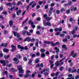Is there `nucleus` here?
Segmentation results:
<instances>
[{
    "label": "nucleus",
    "instance_id": "nucleus-1",
    "mask_svg": "<svg viewBox=\"0 0 79 79\" xmlns=\"http://www.w3.org/2000/svg\"><path fill=\"white\" fill-rule=\"evenodd\" d=\"M77 29H78V27H76L73 28L72 31H70V34L73 35V38H76L77 37V35L75 34V33L76 32V31H77Z\"/></svg>",
    "mask_w": 79,
    "mask_h": 79
},
{
    "label": "nucleus",
    "instance_id": "nucleus-2",
    "mask_svg": "<svg viewBox=\"0 0 79 79\" xmlns=\"http://www.w3.org/2000/svg\"><path fill=\"white\" fill-rule=\"evenodd\" d=\"M13 34H14V36H16L17 39L19 40H20V35L18 33H17V32L13 31H12Z\"/></svg>",
    "mask_w": 79,
    "mask_h": 79
},
{
    "label": "nucleus",
    "instance_id": "nucleus-3",
    "mask_svg": "<svg viewBox=\"0 0 79 79\" xmlns=\"http://www.w3.org/2000/svg\"><path fill=\"white\" fill-rule=\"evenodd\" d=\"M43 24L44 26H51V23L50 22H46V21H44L43 22Z\"/></svg>",
    "mask_w": 79,
    "mask_h": 79
},
{
    "label": "nucleus",
    "instance_id": "nucleus-4",
    "mask_svg": "<svg viewBox=\"0 0 79 79\" xmlns=\"http://www.w3.org/2000/svg\"><path fill=\"white\" fill-rule=\"evenodd\" d=\"M49 63L50 64V68L52 69V68H53V66H54V64H53V61H52L51 60H49Z\"/></svg>",
    "mask_w": 79,
    "mask_h": 79
},
{
    "label": "nucleus",
    "instance_id": "nucleus-5",
    "mask_svg": "<svg viewBox=\"0 0 79 79\" xmlns=\"http://www.w3.org/2000/svg\"><path fill=\"white\" fill-rule=\"evenodd\" d=\"M20 49L22 50H28V48L27 46H25L24 47L23 46H20Z\"/></svg>",
    "mask_w": 79,
    "mask_h": 79
},
{
    "label": "nucleus",
    "instance_id": "nucleus-6",
    "mask_svg": "<svg viewBox=\"0 0 79 79\" xmlns=\"http://www.w3.org/2000/svg\"><path fill=\"white\" fill-rule=\"evenodd\" d=\"M26 41L28 42H30V41H31V37H27V38H26L25 39V40H24V41L26 42Z\"/></svg>",
    "mask_w": 79,
    "mask_h": 79
},
{
    "label": "nucleus",
    "instance_id": "nucleus-7",
    "mask_svg": "<svg viewBox=\"0 0 79 79\" xmlns=\"http://www.w3.org/2000/svg\"><path fill=\"white\" fill-rule=\"evenodd\" d=\"M34 1H32L30 3L29 5H28L27 7V10H29V6H30L31 5L32 3H34Z\"/></svg>",
    "mask_w": 79,
    "mask_h": 79
},
{
    "label": "nucleus",
    "instance_id": "nucleus-8",
    "mask_svg": "<svg viewBox=\"0 0 79 79\" xmlns=\"http://www.w3.org/2000/svg\"><path fill=\"white\" fill-rule=\"evenodd\" d=\"M60 44V43L58 42H56L55 44L53 43V41H52V45L53 47H55L56 45H59Z\"/></svg>",
    "mask_w": 79,
    "mask_h": 79
},
{
    "label": "nucleus",
    "instance_id": "nucleus-9",
    "mask_svg": "<svg viewBox=\"0 0 79 79\" xmlns=\"http://www.w3.org/2000/svg\"><path fill=\"white\" fill-rule=\"evenodd\" d=\"M24 71L23 69V67L21 65H20V73L21 74H23Z\"/></svg>",
    "mask_w": 79,
    "mask_h": 79
},
{
    "label": "nucleus",
    "instance_id": "nucleus-10",
    "mask_svg": "<svg viewBox=\"0 0 79 79\" xmlns=\"http://www.w3.org/2000/svg\"><path fill=\"white\" fill-rule=\"evenodd\" d=\"M11 47L12 48V49L11 51L12 52H14V50H16V46H15L13 45H12L11 46Z\"/></svg>",
    "mask_w": 79,
    "mask_h": 79
},
{
    "label": "nucleus",
    "instance_id": "nucleus-11",
    "mask_svg": "<svg viewBox=\"0 0 79 79\" xmlns=\"http://www.w3.org/2000/svg\"><path fill=\"white\" fill-rule=\"evenodd\" d=\"M13 61H15V64H18L19 63V60L17 58H15L13 59Z\"/></svg>",
    "mask_w": 79,
    "mask_h": 79
},
{
    "label": "nucleus",
    "instance_id": "nucleus-12",
    "mask_svg": "<svg viewBox=\"0 0 79 79\" xmlns=\"http://www.w3.org/2000/svg\"><path fill=\"white\" fill-rule=\"evenodd\" d=\"M62 48H64L65 50H66L68 49V47H66V45L65 44H63L62 46Z\"/></svg>",
    "mask_w": 79,
    "mask_h": 79
},
{
    "label": "nucleus",
    "instance_id": "nucleus-13",
    "mask_svg": "<svg viewBox=\"0 0 79 79\" xmlns=\"http://www.w3.org/2000/svg\"><path fill=\"white\" fill-rule=\"evenodd\" d=\"M55 50H56V53H59V51H60V49L59 48L58 49V47H55L54 48Z\"/></svg>",
    "mask_w": 79,
    "mask_h": 79
},
{
    "label": "nucleus",
    "instance_id": "nucleus-14",
    "mask_svg": "<svg viewBox=\"0 0 79 79\" xmlns=\"http://www.w3.org/2000/svg\"><path fill=\"white\" fill-rule=\"evenodd\" d=\"M30 56H31V58H33L35 56V54H33L32 52H31L30 54Z\"/></svg>",
    "mask_w": 79,
    "mask_h": 79
},
{
    "label": "nucleus",
    "instance_id": "nucleus-15",
    "mask_svg": "<svg viewBox=\"0 0 79 79\" xmlns=\"http://www.w3.org/2000/svg\"><path fill=\"white\" fill-rule=\"evenodd\" d=\"M44 44H49V45H50V44H52V42H49L48 41H45L44 42Z\"/></svg>",
    "mask_w": 79,
    "mask_h": 79
},
{
    "label": "nucleus",
    "instance_id": "nucleus-16",
    "mask_svg": "<svg viewBox=\"0 0 79 79\" xmlns=\"http://www.w3.org/2000/svg\"><path fill=\"white\" fill-rule=\"evenodd\" d=\"M28 24L29 25L31 24V25H33V24H34V22H32V20H30L28 22Z\"/></svg>",
    "mask_w": 79,
    "mask_h": 79
},
{
    "label": "nucleus",
    "instance_id": "nucleus-17",
    "mask_svg": "<svg viewBox=\"0 0 79 79\" xmlns=\"http://www.w3.org/2000/svg\"><path fill=\"white\" fill-rule=\"evenodd\" d=\"M40 52L41 53H44L45 52V49L43 48H41L40 50Z\"/></svg>",
    "mask_w": 79,
    "mask_h": 79
},
{
    "label": "nucleus",
    "instance_id": "nucleus-18",
    "mask_svg": "<svg viewBox=\"0 0 79 79\" xmlns=\"http://www.w3.org/2000/svg\"><path fill=\"white\" fill-rule=\"evenodd\" d=\"M43 72H45V71H50V69H49L48 68H47L46 69H44L43 70Z\"/></svg>",
    "mask_w": 79,
    "mask_h": 79
},
{
    "label": "nucleus",
    "instance_id": "nucleus-19",
    "mask_svg": "<svg viewBox=\"0 0 79 79\" xmlns=\"http://www.w3.org/2000/svg\"><path fill=\"white\" fill-rule=\"evenodd\" d=\"M39 58H36L35 60V63H38L39 62Z\"/></svg>",
    "mask_w": 79,
    "mask_h": 79
},
{
    "label": "nucleus",
    "instance_id": "nucleus-20",
    "mask_svg": "<svg viewBox=\"0 0 79 79\" xmlns=\"http://www.w3.org/2000/svg\"><path fill=\"white\" fill-rule=\"evenodd\" d=\"M28 76H29L30 77H31V76L29 74H26L24 77V78H27Z\"/></svg>",
    "mask_w": 79,
    "mask_h": 79
},
{
    "label": "nucleus",
    "instance_id": "nucleus-21",
    "mask_svg": "<svg viewBox=\"0 0 79 79\" xmlns=\"http://www.w3.org/2000/svg\"><path fill=\"white\" fill-rule=\"evenodd\" d=\"M45 19L46 21H50L51 20L50 18L48 17H47Z\"/></svg>",
    "mask_w": 79,
    "mask_h": 79
},
{
    "label": "nucleus",
    "instance_id": "nucleus-22",
    "mask_svg": "<svg viewBox=\"0 0 79 79\" xmlns=\"http://www.w3.org/2000/svg\"><path fill=\"white\" fill-rule=\"evenodd\" d=\"M71 4H72V2L69 1L67 3V5L68 6H70V5H71Z\"/></svg>",
    "mask_w": 79,
    "mask_h": 79
},
{
    "label": "nucleus",
    "instance_id": "nucleus-23",
    "mask_svg": "<svg viewBox=\"0 0 79 79\" xmlns=\"http://www.w3.org/2000/svg\"><path fill=\"white\" fill-rule=\"evenodd\" d=\"M26 33H27V31L26 30H23L22 31V34L23 35H26Z\"/></svg>",
    "mask_w": 79,
    "mask_h": 79
},
{
    "label": "nucleus",
    "instance_id": "nucleus-24",
    "mask_svg": "<svg viewBox=\"0 0 79 79\" xmlns=\"http://www.w3.org/2000/svg\"><path fill=\"white\" fill-rule=\"evenodd\" d=\"M3 51L6 53H7V52H8V49H6V48H5L3 49Z\"/></svg>",
    "mask_w": 79,
    "mask_h": 79
},
{
    "label": "nucleus",
    "instance_id": "nucleus-25",
    "mask_svg": "<svg viewBox=\"0 0 79 79\" xmlns=\"http://www.w3.org/2000/svg\"><path fill=\"white\" fill-rule=\"evenodd\" d=\"M66 13L67 15H68L69 14V13H70V10L69 9L66 10Z\"/></svg>",
    "mask_w": 79,
    "mask_h": 79
},
{
    "label": "nucleus",
    "instance_id": "nucleus-26",
    "mask_svg": "<svg viewBox=\"0 0 79 79\" xmlns=\"http://www.w3.org/2000/svg\"><path fill=\"white\" fill-rule=\"evenodd\" d=\"M9 25L10 26V27H11L12 26V25L13 24V21H10L9 22Z\"/></svg>",
    "mask_w": 79,
    "mask_h": 79
},
{
    "label": "nucleus",
    "instance_id": "nucleus-27",
    "mask_svg": "<svg viewBox=\"0 0 79 79\" xmlns=\"http://www.w3.org/2000/svg\"><path fill=\"white\" fill-rule=\"evenodd\" d=\"M41 56L42 58H44L45 56V54L44 53H42L41 54Z\"/></svg>",
    "mask_w": 79,
    "mask_h": 79
},
{
    "label": "nucleus",
    "instance_id": "nucleus-28",
    "mask_svg": "<svg viewBox=\"0 0 79 79\" xmlns=\"http://www.w3.org/2000/svg\"><path fill=\"white\" fill-rule=\"evenodd\" d=\"M28 20V18H27L23 22V23H22V24H24V23H26V22H27V21Z\"/></svg>",
    "mask_w": 79,
    "mask_h": 79
},
{
    "label": "nucleus",
    "instance_id": "nucleus-29",
    "mask_svg": "<svg viewBox=\"0 0 79 79\" xmlns=\"http://www.w3.org/2000/svg\"><path fill=\"white\" fill-rule=\"evenodd\" d=\"M44 8L45 10H46V9H48V4H47L45 5Z\"/></svg>",
    "mask_w": 79,
    "mask_h": 79
},
{
    "label": "nucleus",
    "instance_id": "nucleus-30",
    "mask_svg": "<svg viewBox=\"0 0 79 79\" xmlns=\"http://www.w3.org/2000/svg\"><path fill=\"white\" fill-rule=\"evenodd\" d=\"M32 59H30V60H29V61L28 62V64H31L32 63Z\"/></svg>",
    "mask_w": 79,
    "mask_h": 79
},
{
    "label": "nucleus",
    "instance_id": "nucleus-31",
    "mask_svg": "<svg viewBox=\"0 0 79 79\" xmlns=\"http://www.w3.org/2000/svg\"><path fill=\"white\" fill-rule=\"evenodd\" d=\"M17 69L19 71V73H20V65H18Z\"/></svg>",
    "mask_w": 79,
    "mask_h": 79
},
{
    "label": "nucleus",
    "instance_id": "nucleus-32",
    "mask_svg": "<svg viewBox=\"0 0 79 79\" xmlns=\"http://www.w3.org/2000/svg\"><path fill=\"white\" fill-rule=\"evenodd\" d=\"M56 14H57V15H59V14H60V10H57L56 11Z\"/></svg>",
    "mask_w": 79,
    "mask_h": 79
},
{
    "label": "nucleus",
    "instance_id": "nucleus-33",
    "mask_svg": "<svg viewBox=\"0 0 79 79\" xmlns=\"http://www.w3.org/2000/svg\"><path fill=\"white\" fill-rule=\"evenodd\" d=\"M67 41H68V39L66 38L63 40V42H66Z\"/></svg>",
    "mask_w": 79,
    "mask_h": 79
},
{
    "label": "nucleus",
    "instance_id": "nucleus-34",
    "mask_svg": "<svg viewBox=\"0 0 79 79\" xmlns=\"http://www.w3.org/2000/svg\"><path fill=\"white\" fill-rule=\"evenodd\" d=\"M65 11V9H64V8H62L60 9L61 12H63V11Z\"/></svg>",
    "mask_w": 79,
    "mask_h": 79
},
{
    "label": "nucleus",
    "instance_id": "nucleus-35",
    "mask_svg": "<svg viewBox=\"0 0 79 79\" xmlns=\"http://www.w3.org/2000/svg\"><path fill=\"white\" fill-rule=\"evenodd\" d=\"M23 60L24 61H27V57H23Z\"/></svg>",
    "mask_w": 79,
    "mask_h": 79
},
{
    "label": "nucleus",
    "instance_id": "nucleus-36",
    "mask_svg": "<svg viewBox=\"0 0 79 79\" xmlns=\"http://www.w3.org/2000/svg\"><path fill=\"white\" fill-rule=\"evenodd\" d=\"M44 76H48V75L49 74L47 72H44Z\"/></svg>",
    "mask_w": 79,
    "mask_h": 79
},
{
    "label": "nucleus",
    "instance_id": "nucleus-37",
    "mask_svg": "<svg viewBox=\"0 0 79 79\" xmlns=\"http://www.w3.org/2000/svg\"><path fill=\"white\" fill-rule=\"evenodd\" d=\"M17 15H20V10H19L18 11H17Z\"/></svg>",
    "mask_w": 79,
    "mask_h": 79
},
{
    "label": "nucleus",
    "instance_id": "nucleus-38",
    "mask_svg": "<svg viewBox=\"0 0 79 79\" xmlns=\"http://www.w3.org/2000/svg\"><path fill=\"white\" fill-rule=\"evenodd\" d=\"M40 55V52H37L36 53V56H39Z\"/></svg>",
    "mask_w": 79,
    "mask_h": 79
},
{
    "label": "nucleus",
    "instance_id": "nucleus-39",
    "mask_svg": "<svg viewBox=\"0 0 79 79\" xmlns=\"http://www.w3.org/2000/svg\"><path fill=\"white\" fill-rule=\"evenodd\" d=\"M54 31L55 32H57V31H59V28H55Z\"/></svg>",
    "mask_w": 79,
    "mask_h": 79
},
{
    "label": "nucleus",
    "instance_id": "nucleus-40",
    "mask_svg": "<svg viewBox=\"0 0 79 79\" xmlns=\"http://www.w3.org/2000/svg\"><path fill=\"white\" fill-rule=\"evenodd\" d=\"M36 6V3H34L32 6L31 8H34Z\"/></svg>",
    "mask_w": 79,
    "mask_h": 79
},
{
    "label": "nucleus",
    "instance_id": "nucleus-41",
    "mask_svg": "<svg viewBox=\"0 0 79 79\" xmlns=\"http://www.w3.org/2000/svg\"><path fill=\"white\" fill-rule=\"evenodd\" d=\"M77 55V53H75L73 54V58H75Z\"/></svg>",
    "mask_w": 79,
    "mask_h": 79
},
{
    "label": "nucleus",
    "instance_id": "nucleus-42",
    "mask_svg": "<svg viewBox=\"0 0 79 79\" xmlns=\"http://www.w3.org/2000/svg\"><path fill=\"white\" fill-rule=\"evenodd\" d=\"M77 71V70H76V69H74L72 71V73H76V72Z\"/></svg>",
    "mask_w": 79,
    "mask_h": 79
},
{
    "label": "nucleus",
    "instance_id": "nucleus-43",
    "mask_svg": "<svg viewBox=\"0 0 79 79\" xmlns=\"http://www.w3.org/2000/svg\"><path fill=\"white\" fill-rule=\"evenodd\" d=\"M30 41H31V42H34L35 41V39L32 38L31 39V38Z\"/></svg>",
    "mask_w": 79,
    "mask_h": 79
},
{
    "label": "nucleus",
    "instance_id": "nucleus-44",
    "mask_svg": "<svg viewBox=\"0 0 79 79\" xmlns=\"http://www.w3.org/2000/svg\"><path fill=\"white\" fill-rule=\"evenodd\" d=\"M37 29H41V27L40 25H38L37 26Z\"/></svg>",
    "mask_w": 79,
    "mask_h": 79
},
{
    "label": "nucleus",
    "instance_id": "nucleus-45",
    "mask_svg": "<svg viewBox=\"0 0 79 79\" xmlns=\"http://www.w3.org/2000/svg\"><path fill=\"white\" fill-rule=\"evenodd\" d=\"M64 35H65V34H61L60 35V37H64Z\"/></svg>",
    "mask_w": 79,
    "mask_h": 79
},
{
    "label": "nucleus",
    "instance_id": "nucleus-46",
    "mask_svg": "<svg viewBox=\"0 0 79 79\" xmlns=\"http://www.w3.org/2000/svg\"><path fill=\"white\" fill-rule=\"evenodd\" d=\"M43 17L44 18L46 19L47 17V15L46 14L44 15Z\"/></svg>",
    "mask_w": 79,
    "mask_h": 79
},
{
    "label": "nucleus",
    "instance_id": "nucleus-47",
    "mask_svg": "<svg viewBox=\"0 0 79 79\" xmlns=\"http://www.w3.org/2000/svg\"><path fill=\"white\" fill-rule=\"evenodd\" d=\"M58 75H59V73L58 72L56 73L55 74V76L56 77H58Z\"/></svg>",
    "mask_w": 79,
    "mask_h": 79
},
{
    "label": "nucleus",
    "instance_id": "nucleus-48",
    "mask_svg": "<svg viewBox=\"0 0 79 79\" xmlns=\"http://www.w3.org/2000/svg\"><path fill=\"white\" fill-rule=\"evenodd\" d=\"M74 7H70V10L71 11H73V10H74Z\"/></svg>",
    "mask_w": 79,
    "mask_h": 79
},
{
    "label": "nucleus",
    "instance_id": "nucleus-49",
    "mask_svg": "<svg viewBox=\"0 0 79 79\" xmlns=\"http://www.w3.org/2000/svg\"><path fill=\"white\" fill-rule=\"evenodd\" d=\"M31 73V71L29 70H28L27 71V72H26V74H29V73Z\"/></svg>",
    "mask_w": 79,
    "mask_h": 79
},
{
    "label": "nucleus",
    "instance_id": "nucleus-50",
    "mask_svg": "<svg viewBox=\"0 0 79 79\" xmlns=\"http://www.w3.org/2000/svg\"><path fill=\"white\" fill-rule=\"evenodd\" d=\"M60 34V32L59 31L57 32L56 34H55L56 35H59Z\"/></svg>",
    "mask_w": 79,
    "mask_h": 79
},
{
    "label": "nucleus",
    "instance_id": "nucleus-51",
    "mask_svg": "<svg viewBox=\"0 0 79 79\" xmlns=\"http://www.w3.org/2000/svg\"><path fill=\"white\" fill-rule=\"evenodd\" d=\"M39 67H40V64H38L35 66V68H39Z\"/></svg>",
    "mask_w": 79,
    "mask_h": 79
},
{
    "label": "nucleus",
    "instance_id": "nucleus-52",
    "mask_svg": "<svg viewBox=\"0 0 79 79\" xmlns=\"http://www.w3.org/2000/svg\"><path fill=\"white\" fill-rule=\"evenodd\" d=\"M27 35H31V33H30L28 32V31L27 32Z\"/></svg>",
    "mask_w": 79,
    "mask_h": 79
},
{
    "label": "nucleus",
    "instance_id": "nucleus-53",
    "mask_svg": "<svg viewBox=\"0 0 79 79\" xmlns=\"http://www.w3.org/2000/svg\"><path fill=\"white\" fill-rule=\"evenodd\" d=\"M36 34L37 35H40V33L39 31H38L36 32Z\"/></svg>",
    "mask_w": 79,
    "mask_h": 79
},
{
    "label": "nucleus",
    "instance_id": "nucleus-54",
    "mask_svg": "<svg viewBox=\"0 0 79 79\" xmlns=\"http://www.w3.org/2000/svg\"><path fill=\"white\" fill-rule=\"evenodd\" d=\"M53 6H55V3L54 2L52 3L51 4V7H53Z\"/></svg>",
    "mask_w": 79,
    "mask_h": 79
},
{
    "label": "nucleus",
    "instance_id": "nucleus-55",
    "mask_svg": "<svg viewBox=\"0 0 79 79\" xmlns=\"http://www.w3.org/2000/svg\"><path fill=\"white\" fill-rule=\"evenodd\" d=\"M36 47H38L39 46V43L38 42H36L35 44Z\"/></svg>",
    "mask_w": 79,
    "mask_h": 79
},
{
    "label": "nucleus",
    "instance_id": "nucleus-56",
    "mask_svg": "<svg viewBox=\"0 0 79 79\" xmlns=\"http://www.w3.org/2000/svg\"><path fill=\"white\" fill-rule=\"evenodd\" d=\"M35 73H33L32 74L31 76V77H32L34 78V77H35Z\"/></svg>",
    "mask_w": 79,
    "mask_h": 79
},
{
    "label": "nucleus",
    "instance_id": "nucleus-57",
    "mask_svg": "<svg viewBox=\"0 0 79 79\" xmlns=\"http://www.w3.org/2000/svg\"><path fill=\"white\" fill-rule=\"evenodd\" d=\"M36 20L38 21H40V18L38 17L37 18Z\"/></svg>",
    "mask_w": 79,
    "mask_h": 79
},
{
    "label": "nucleus",
    "instance_id": "nucleus-58",
    "mask_svg": "<svg viewBox=\"0 0 79 79\" xmlns=\"http://www.w3.org/2000/svg\"><path fill=\"white\" fill-rule=\"evenodd\" d=\"M57 69V67H55L54 68H53V71H56V69Z\"/></svg>",
    "mask_w": 79,
    "mask_h": 79
},
{
    "label": "nucleus",
    "instance_id": "nucleus-59",
    "mask_svg": "<svg viewBox=\"0 0 79 79\" xmlns=\"http://www.w3.org/2000/svg\"><path fill=\"white\" fill-rule=\"evenodd\" d=\"M74 51H73L72 52H71V56H73V54H74Z\"/></svg>",
    "mask_w": 79,
    "mask_h": 79
},
{
    "label": "nucleus",
    "instance_id": "nucleus-60",
    "mask_svg": "<svg viewBox=\"0 0 79 79\" xmlns=\"http://www.w3.org/2000/svg\"><path fill=\"white\" fill-rule=\"evenodd\" d=\"M51 76L52 77H53V76H55V73H52L51 74Z\"/></svg>",
    "mask_w": 79,
    "mask_h": 79
},
{
    "label": "nucleus",
    "instance_id": "nucleus-61",
    "mask_svg": "<svg viewBox=\"0 0 79 79\" xmlns=\"http://www.w3.org/2000/svg\"><path fill=\"white\" fill-rule=\"evenodd\" d=\"M54 55H52L51 57V60H53V58H54Z\"/></svg>",
    "mask_w": 79,
    "mask_h": 79
},
{
    "label": "nucleus",
    "instance_id": "nucleus-62",
    "mask_svg": "<svg viewBox=\"0 0 79 79\" xmlns=\"http://www.w3.org/2000/svg\"><path fill=\"white\" fill-rule=\"evenodd\" d=\"M63 69V66H61L60 69V71H62Z\"/></svg>",
    "mask_w": 79,
    "mask_h": 79
},
{
    "label": "nucleus",
    "instance_id": "nucleus-63",
    "mask_svg": "<svg viewBox=\"0 0 79 79\" xmlns=\"http://www.w3.org/2000/svg\"><path fill=\"white\" fill-rule=\"evenodd\" d=\"M79 75H77L75 77V79H79Z\"/></svg>",
    "mask_w": 79,
    "mask_h": 79
},
{
    "label": "nucleus",
    "instance_id": "nucleus-64",
    "mask_svg": "<svg viewBox=\"0 0 79 79\" xmlns=\"http://www.w3.org/2000/svg\"><path fill=\"white\" fill-rule=\"evenodd\" d=\"M40 6L39 5H37L36 6V8L37 9H39V8H40Z\"/></svg>",
    "mask_w": 79,
    "mask_h": 79
}]
</instances>
